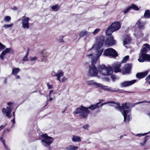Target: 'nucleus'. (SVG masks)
<instances>
[{"mask_svg": "<svg viewBox=\"0 0 150 150\" xmlns=\"http://www.w3.org/2000/svg\"><path fill=\"white\" fill-rule=\"evenodd\" d=\"M29 51V49L28 48V50L26 52V54H27L28 55V54Z\"/></svg>", "mask_w": 150, "mask_h": 150, "instance_id": "60", "label": "nucleus"}, {"mask_svg": "<svg viewBox=\"0 0 150 150\" xmlns=\"http://www.w3.org/2000/svg\"><path fill=\"white\" fill-rule=\"evenodd\" d=\"M13 25V23H11V24L4 25L3 26V27L5 28H6L8 27H12Z\"/></svg>", "mask_w": 150, "mask_h": 150, "instance_id": "40", "label": "nucleus"}, {"mask_svg": "<svg viewBox=\"0 0 150 150\" xmlns=\"http://www.w3.org/2000/svg\"><path fill=\"white\" fill-rule=\"evenodd\" d=\"M4 147L5 148H6V149H7V146L6 145V144H5V142H4Z\"/></svg>", "mask_w": 150, "mask_h": 150, "instance_id": "56", "label": "nucleus"}, {"mask_svg": "<svg viewBox=\"0 0 150 150\" xmlns=\"http://www.w3.org/2000/svg\"><path fill=\"white\" fill-rule=\"evenodd\" d=\"M100 103V102H98L95 104L91 105L88 107H85L83 105H81L76 109V110L73 112V113L75 114H79L81 118H85L90 112L89 109L93 110L96 108L102 107Z\"/></svg>", "mask_w": 150, "mask_h": 150, "instance_id": "1", "label": "nucleus"}, {"mask_svg": "<svg viewBox=\"0 0 150 150\" xmlns=\"http://www.w3.org/2000/svg\"><path fill=\"white\" fill-rule=\"evenodd\" d=\"M11 121L13 123V124H14L15 123V118H14L13 119L11 120Z\"/></svg>", "mask_w": 150, "mask_h": 150, "instance_id": "57", "label": "nucleus"}, {"mask_svg": "<svg viewBox=\"0 0 150 150\" xmlns=\"http://www.w3.org/2000/svg\"><path fill=\"white\" fill-rule=\"evenodd\" d=\"M30 18L28 17H25L22 20V26L23 28H27L28 29L30 28L29 23Z\"/></svg>", "mask_w": 150, "mask_h": 150, "instance_id": "11", "label": "nucleus"}, {"mask_svg": "<svg viewBox=\"0 0 150 150\" xmlns=\"http://www.w3.org/2000/svg\"><path fill=\"white\" fill-rule=\"evenodd\" d=\"M108 103H111L114 104V105H112V106L115 109H117L120 111L121 106L120 103L118 102H115V101H109L108 102L103 103L100 104L101 106H102Z\"/></svg>", "mask_w": 150, "mask_h": 150, "instance_id": "9", "label": "nucleus"}, {"mask_svg": "<svg viewBox=\"0 0 150 150\" xmlns=\"http://www.w3.org/2000/svg\"><path fill=\"white\" fill-rule=\"evenodd\" d=\"M148 133H145L144 134H137V135H136V136H137L141 137L142 136H144L146 135Z\"/></svg>", "mask_w": 150, "mask_h": 150, "instance_id": "44", "label": "nucleus"}, {"mask_svg": "<svg viewBox=\"0 0 150 150\" xmlns=\"http://www.w3.org/2000/svg\"><path fill=\"white\" fill-rule=\"evenodd\" d=\"M146 101H142L136 103L134 104L131 103H130L125 102L123 103L122 106H121L120 111H123L124 109H128L129 108V106H132L133 107L135 105L139 104L140 103H142L143 102H145Z\"/></svg>", "mask_w": 150, "mask_h": 150, "instance_id": "6", "label": "nucleus"}, {"mask_svg": "<svg viewBox=\"0 0 150 150\" xmlns=\"http://www.w3.org/2000/svg\"><path fill=\"white\" fill-rule=\"evenodd\" d=\"M129 59V56L128 55H127L125 56L123 59L122 60V62L123 63H126L127 61Z\"/></svg>", "mask_w": 150, "mask_h": 150, "instance_id": "34", "label": "nucleus"}, {"mask_svg": "<svg viewBox=\"0 0 150 150\" xmlns=\"http://www.w3.org/2000/svg\"><path fill=\"white\" fill-rule=\"evenodd\" d=\"M39 140L41 139V142L42 145L48 148V150H51V144L53 142L54 139L52 137L49 136L46 134L42 133L39 136Z\"/></svg>", "mask_w": 150, "mask_h": 150, "instance_id": "2", "label": "nucleus"}, {"mask_svg": "<svg viewBox=\"0 0 150 150\" xmlns=\"http://www.w3.org/2000/svg\"><path fill=\"white\" fill-rule=\"evenodd\" d=\"M13 104V103L11 102H9L7 103V105H10ZM12 107L10 106L6 107V109L5 108H3L2 110V112L3 114H5L6 116L7 117L9 118H10L12 117L11 115H10V114L12 112Z\"/></svg>", "mask_w": 150, "mask_h": 150, "instance_id": "5", "label": "nucleus"}, {"mask_svg": "<svg viewBox=\"0 0 150 150\" xmlns=\"http://www.w3.org/2000/svg\"><path fill=\"white\" fill-rule=\"evenodd\" d=\"M136 80H133L129 81H124L120 83V86L123 87L131 85L136 82Z\"/></svg>", "mask_w": 150, "mask_h": 150, "instance_id": "14", "label": "nucleus"}, {"mask_svg": "<svg viewBox=\"0 0 150 150\" xmlns=\"http://www.w3.org/2000/svg\"><path fill=\"white\" fill-rule=\"evenodd\" d=\"M138 60L140 62H144L146 60L149 62H150V55L147 54L142 59H138Z\"/></svg>", "mask_w": 150, "mask_h": 150, "instance_id": "18", "label": "nucleus"}, {"mask_svg": "<svg viewBox=\"0 0 150 150\" xmlns=\"http://www.w3.org/2000/svg\"><path fill=\"white\" fill-rule=\"evenodd\" d=\"M137 24L138 25V27L140 29H143L144 28V24L143 23H142L140 20H139Z\"/></svg>", "mask_w": 150, "mask_h": 150, "instance_id": "31", "label": "nucleus"}, {"mask_svg": "<svg viewBox=\"0 0 150 150\" xmlns=\"http://www.w3.org/2000/svg\"><path fill=\"white\" fill-rule=\"evenodd\" d=\"M148 49L146 47H144L140 50L141 54L139 56L138 59H142L148 54H146L148 52Z\"/></svg>", "mask_w": 150, "mask_h": 150, "instance_id": "13", "label": "nucleus"}, {"mask_svg": "<svg viewBox=\"0 0 150 150\" xmlns=\"http://www.w3.org/2000/svg\"><path fill=\"white\" fill-rule=\"evenodd\" d=\"M129 7L130 9H132L136 11H138L139 10V7L134 4H132Z\"/></svg>", "mask_w": 150, "mask_h": 150, "instance_id": "30", "label": "nucleus"}, {"mask_svg": "<svg viewBox=\"0 0 150 150\" xmlns=\"http://www.w3.org/2000/svg\"><path fill=\"white\" fill-rule=\"evenodd\" d=\"M100 30V29H99L97 28L93 32V34L94 35H95L96 34H97L99 31Z\"/></svg>", "mask_w": 150, "mask_h": 150, "instance_id": "43", "label": "nucleus"}, {"mask_svg": "<svg viewBox=\"0 0 150 150\" xmlns=\"http://www.w3.org/2000/svg\"><path fill=\"white\" fill-rule=\"evenodd\" d=\"M53 99V98H50L49 99V100H49L50 101H51Z\"/></svg>", "mask_w": 150, "mask_h": 150, "instance_id": "61", "label": "nucleus"}, {"mask_svg": "<svg viewBox=\"0 0 150 150\" xmlns=\"http://www.w3.org/2000/svg\"><path fill=\"white\" fill-rule=\"evenodd\" d=\"M54 91L53 90H51L50 91V92H49V96H50V95L51 94L53 93V92Z\"/></svg>", "mask_w": 150, "mask_h": 150, "instance_id": "54", "label": "nucleus"}, {"mask_svg": "<svg viewBox=\"0 0 150 150\" xmlns=\"http://www.w3.org/2000/svg\"><path fill=\"white\" fill-rule=\"evenodd\" d=\"M105 45L109 46L115 44V41L114 40V37L112 35L108 37L105 40Z\"/></svg>", "mask_w": 150, "mask_h": 150, "instance_id": "7", "label": "nucleus"}, {"mask_svg": "<svg viewBox=\"0 0 150 150\" xmlns=\"http://www.w3.org/2000/svg\"><path fill=\"white\" fill-rule=\"evenodd\" d=\"M144 17L146 18H150V11L149 10H146L144 15Z\"/></svg>", "mask_w": 150, "mask_h": 150, "instance_id": "25", "label": "nucleus"}, {"mask_svg": "<svg viewBox=\"0 0 150 150\" xmlns=\"http://www.w3.org/2000/svg\"><path fill=\"white\" fill-rule=\"evenodd\" d=\"M6 125H1V126H0V131H1V130H2L4 128V127H5V126H6Z\"/></svg>", "mask_w": 150, "mask_h": 150, "instance_id": "53", "label": "nucleus"}, {"mask_svg": "<svg viewBox=\"0 0 150 150\" xmlns=\"http://www.w3.org/2000/svg\"><path fill=\"white\" fill-rule=\"evenodd\" d=\"M6 48V46L0 42V51L3 50Z\"/></svg>", "mask_w": 150, "mask_h": 150, "instance_id": "37", "label": "nucleus"}, {"mask_svg": "<svg viewBox=\"0 0 150 150\" xmlns=\"http://www.w3.org/2000/svg\"><path fill=\"white\" fill-rule=\"evenodd\" d=\"M78 148V147L76 146L70 145L67 147L66 148L67 150H76Z\"/></svg>", "mask_w": 150, "mask_h": 150, "instance_id": "27", "label": "nucleus"}, {"mask_svg": "<svg viewBox=\"0 0 150 150\" xmlns=\"http://www.w3.org/2000/svg\"><path fill=\"white\" fill-rule=\"evenodd\" d=\"M132 65L131 64H127L125 65V67L122 69V71L125 73H129L132 69Z\"/></svg>", "mask_w": 150, "mask_h": 150, "instance_id": "16", "label": "nucleus"}, {"mask_svg": "<svg viewBox=\"0 0 150 150\" xmlns=\"http://www.w3.org/2000/svg\"><path fill=\"white\" fill-rule=\"evenodd\" d=\"M145 80L146 81H147L150 80V75H149L146 78Z\"/></svg>", "mask_w": 150, "mask_h": 150, "instance_id": "51", "label": "nucleus"}, {"mask_svg": "<svg viewBox=\"0 0 150 150\" xmlns=\"http://www.w3.org/2000/svg\"><path fill=\"white\" fill-rule=\"evenodd\" d=\"M93 55V54H88L87 56L88 57H90V56H92Z\"/></svg>", "mask_w": 150, "mask_h": 150, "instance_id": "59", "label": "nucleus"}, {"mask_svg": "<svg viewBox=\"0 0 150 150\" xmlns=\"http://www.w3.org/2000/svg\"><path fill=\"white\" fill-rule=\"evenodd\" d=\"M37 59V57H33L30 58V60L31 61H33L36 60Z\"/></svg>", "mask_w": 150, "mask_h": 150, "instance_id": "49", "label": "nucleus"}, {"mask_svg": "<svg viewBox=\"0 0 150 150\" xmlns=\"http://www.w3.org/2000/svg\"><path fill=\"white\" fill-rule=\"evenodd\" d=\"M103 49H100L98 51V54L99 55H100L103 52Z\"/></svg>", "mask_w": 150, "mask_h": 150, "instance_id": "45", "label": "nucleus"}, {"mask_svg": "<svg viewBox=\"0 0 150 150\" xmlns=\"http://www.w3.org/2000/svg\"><path fill=\"white\" fill-rule=\"evenodd\" d=\"M103 54L106 56H110L114 58L118 56L117 52L112 48H109L105 50Z\"/></svg>", "mask_w": 150, "mask_h": 150, "instance_id": "4", "label": "nucleus"}, {"mask_svg": "<svg viewBox=\"0 0 150 150\" xmlns=\"http://www.w3.org/2000/svg\"><path fill=\"white\" fill-rule=\"evenodd\" d=\"M103 99H101V100L99 99V102H100V103H101L102 101H103Z\"/></svg>", "mask_w": 150, "mask_h": 150, "instance_id": "64", "label": "nucleus"}, {"mask_svg": "<svg viewBox=\"0 0 150 150\" xmlns=\"http://www.w3.org/2000/svg\"><path fill=\"white\" fill-rule=\"evenodd\" d=\"M61 37H62V38L59 39L58 40V41L59 42H64L63 40V38L64 37V36H62Z\"/></svg>", "mask_w": 150, "mask_h": 150, "instance_id": "48", "label": "nucleus"}, {"mask_svg": "<svg viewBox=\"0 0 150 150\" xmlns=\"http://www.w3.org/2000/svg\"><path fill=\"white\" fill-rule=\"evenodd\" d=\"M20 78V76L19 75H18L16 76V78L17 79H19Z\"/></svg>", "mask_w": 150, "mask_h": 150, "instance_id": "62", "label": "nucleus"}, {"mask_svg": "<svg viewBox=\"0 0 150 150\" xmlns=\"http://www.w3.org/2000/svg\"><path fill=\"white\" fill-rule=\"evenodd\" d=\"M87 34V32L85 31H82L79 33L80 38L82 37L83 36L86 35Z\"/></svg>", "mask_w": 150, "mask_h": 150, "instance_id": "33", "label": "nucleus"}, {"mask_svg": "<svg viewBox=\"0 0 150 150\" xmlns=\"http://www.w3.org/2000/svg\"><path fill=\"white\" fill-rule=\"evenodd\" d=\"M20 71L19 68H14L12 69V74L14 75H16Z\"/></svg>", "mask_w": 150, "mask_h": 150, "instance_id": "29", "label": "nucleus"}, {"mask_svg": "<svg viewBox=\"0 0 150 150\" xmlns=\"http://www.w3.org/2000/svg\"><path fill=\"white\" fill-rule=\"evenodd\" d=\"M110 26L114 31L118 30L121 27V24L119 21H115Z\"/></svg>", "mask_w": 150, "mask_h": 150, "instance_id": "10", "label": "nucleus"}, {"mask_svg": "<svg viewBox=\"0 0 150 150\" xmlns=\"http://www.w3.org/2000/svg\"><path fill=\"white\" fill-rule=\"evenodd\" d=\"M87 84L89 85H94L96 82L93 80H90L87 81Z\"/></svg>", "mask_w": 150, "mask_h": 150, "instance_id": "35", "label": "nucleus"}, {"mask_svg": "<svg viewBox=\"0 0 150 150\" xmlns=\"http://www.w3.org/2000/svg\"><path fill=\"white\" fill-rule=\"evenodd\" d=\"M144 46L146 47H147L150 51V45L149 44L147 43H146L144 45Z\"/></svg>", "mask_w": 150, "mask_h": 150, "instance_id": "47", "label": "nucleus"}, {"mask_svg": "<svg viewBox=\"0 0 150 150\" xmlns=\"http://www.w3.org/2000/svg\"><path fill=\"white\" fill-rule=\"evenodd\" d=\"M67 110V108H66L65 109H64V110L62 111V113H64V112H65V111L66 110Z\"/></svg>", "mask_w": 150, "mask_h": 150, "instance_id": "63", "label": "nucleus"}, {"mask_svg": "<svg viewBox=\"0 0 150 150\" xmlns=\"http://www.w3.org/2000/svg\"><path fill=\"white\" fill-rule=\"evenodd\" d=\"M95 85L96 86V87H97V88L100 87V88H103V89H104L103 88V86L100 83H96V82L95 83V85Z\"/></svg>", "mask_w": 150, "mask_h": 150, "instance_id": "38", "label": "nucleus"}, {"mask_svg": "<svg viewBox=\"0 0 150 150\" xmlns=\"http://www.w3.org/2000/svg\"><path fill=\"white\" fill-rule=\"evenodd\" d=\"M106 71V75H110L112 73V68L111 67H107L105 69Z\"/></svg>", "mask_w": 150, "mask_h": 150, "instance_id": "22", "label": "nucleus"}, {"mask_svg": "<svg viewBox=\"0 0 150 150\" xmlns=\"http://www.w3.org/2000/svg\"><path fill=\"white\" fill-rule=\"evenodd\" d=\"M105 37L103 35H101L98 37L97 39V46L99 48H100L103 45L105 42Z\"/></svg>", "mask_w": 150, "mask_h": 150, "instance_id": "8", "label": "nucleus"}, {"mask_svg": "<svg viewBox=\"0 0 150 150\" xmlns=\"http://www.w3.org/2000/svg\"><path fill=\"white\" fill-rule=\"evenodd\" d=\"M48 100H47L46 102V103L44 107H45V106H47V105H48Z\"/></svg>", "mask_w": 150, "mask_h": 150, "instance_id": "58", "label": "nucleus"}, {"mask_svg": "<svg viewBox=\"0 0 150 150\" xmlns=\"http://www.w3.org/2000/svg\"><path fill=\"white\" fill-rule=\"evenodd\" d=\"M123 112L122 114L124 116V121L126 122H129L130 120L129 115L127 116V114L129 112V110L128 109L123 110Z\"/></svg>", "mask_w": 150, "mask_h": 150, "instance_id": "12", "label": "nucleus"}, {"mask_svg": "<svg viewBox=\"0 0 150 150\" xmlns=\"http://www.w3.org/2000/svg\"><path fill=\"white\" fill-rule=\"evenodd\" d=\"M7 131H8V129H4L3 131V134H5L6 132Z\"/></svg>", "mask_w": 150, "mask_h": 150, "instance_id": "55", "label": "nucleus"}, {"mask_svg": "<svg viewBox=\"0 0 150 150\" xmlns=\"http://www.w3.org/2000/svg\"><path fill=\"white\" fill-rule=\"evenodd\" d=\"M111 77L113 81H114L116 79L115 76L114 75H112L111 76Z\"/></svg>", "mask_w": 150, "mask_h": 150, "instance_id": "50", "label": "nucleus"}, {"mask_svg": "<svg viewBox=\"0 0 150 150\" xmlns=\"http://www.w3.org/2000/svg\"><path fill=\"white\" fill-rule=\"evenodd\" d=\"M130 9L129 6L124 11V14H125L129 12V10Z\"/></svg>", "mask_w": 150, "mask_h": 150, "instance_id": "46", "label": "nucleus"}, {"mask_svg": "<svg viewBox=\"0 0 150 150\" xmlns=\"http://www.w3.org/2000/svg\"><path fill=\"white\" fill-rule=\"evenodd\" d=\"M47 85L48 87V89H51L53 88V86L52 85H50L49 82H47Z\"/></svg>", "mask_w": 150, "mask_h": 150, "instance_id": "42", "label": "nucleus"}, {"mask_svg": "<svg viewBox=\"0 0 150 150\" xmlns=\"http://www.w3.org/2000/svg\"><path fill=\"white\" fill-rule=\"evenodd\" d=\"M132 39L129 37H126L124 40L123 45L124 46L128 44L131 41Z\"/></svg>", "mask_w": 150, "mask_h": 150, "instance_id": "24", "label": "nucleus"}, {"mask_svg": "<svg viewBox=\"0 0 150 150\" xmlns=\"http://www.w3.org/2000/svg\"><path fill=\"white\" fill-rule=\"evenodd\" d=\"M28 56L27 54H26L24 57L22 61H28Z\"/></svg>", "mask_w": 150, "mask_h": 150, "instance_id": "41", "label": "nucleus"}, {"mask_svg": "<svg viewBox=\"0 0 150 150\" xmlns=\"http://www.w3.org/2000/svg\"><path fill=\"white\" fill-rule=\"evenodd\" d=\"M106 67H107L105 65H99L98 67V71L100 72H101L102 70H105Z\"/></svg>", "mask_w": 150, "mask_h": 150, "instance_id": "26", "label": "nucleus"}, {"mask_svg": "<svg viewBox=\"0 0 150 150\" xmlns=\"http://www.w3.org/2000/svg\"><path fill=\"white\" fill-rule=\"evenodd\" d=\"M60 8L58 5H53L51 7V8L54 11H57Z\"/></svg>", "mask_w": 150, "mask_h": 150, "instance_id": "32", "label": "nucleus"}, {"mask_svg": "<svg viewBox=\"0 0 150 150\" xmlns=\"http://www.w3.org/2000/svg\"><path fill=\"white\" fill-rule=\"evenodd\" d=\"M64 76V72L62 71H60L59 72H58L57 74H55L54 75L52 74V76H57V80L60 82H61V80L60 78L61 76Z\"/></svg>", "mask_w": 150, "mask_h": 150, "instance_id": "20", "label": "nucleus"}, {"mask_svg": "<svg viewBox=\"0 0 150 150\" xmlns=\"http://www.w3.org/2000/svg\"><path fill=\"white\" fill-rule=\"evenodd\" d=\"M89 126L88 124H87L83 126L82 127V128L84 129L88 130V128H89Z\"/></svg>", "mask_w": 150, "mask_h": 150, "instance_id": "39", "label": "nucleus"}, {"mask_svg": "<svg viewBox=\"0 0 150 150\" xmlns=\"http://www.w3.org/2000/svg\"><path fill=\"white\" fill-rule=\"evenodd\" d=\"M11 18L8 16H6L4 19V21L6 22H9L11 20Z\"/></svg>", "mask_w": 150, "mask_h": 150, "instance_id": "36", "label": "nucleus"}, {"mask_svg": "<svg viewBox=\"0 0 150 150\" xmlns=\"http://www.w3.org/2000/svg\"><path fill=\"white\" fill-rule=\"evenodd\" d=\"M149 71L147 70L144 72L138 73L136 74V77L139 79H141L146 77L148 74Z\"/></svg>", "mask_w": 150, "mask_h": 150, "instance_id": "15", "label": "nucleus"}, {"mask_svg": "<svg viewBox=\"0 0 150 150\" xmlns=\"http://www.w3.org/2000/svg\"><path fill=\"white\" fill-rule=\"evenodd\" d=\"M13 52V50L11 48H6L1 53L0 55V57L1 59H4V56L6 54L9 52Z\"/></svg>", "mask_w": 150, "mask_h": 150, "instance_id": "17", "label": "nucleus"}, {"mask_svg": "<svg viewBox=\"0 0 150 150\" xmlns=\"http://www.w3.org/2000/svg\"><path fill=\"white\" fill-rule=\"evenodd\" d=\"M150 138V136L149 135H147L145 137L144 139V142H141L140 143L141 146H144Z\"/></svg>", "mask_w": 150, "mask_h": 150, "instance_id": "28", "label": "nucleus"}, {"mask_svg": "<svg viewBox=\"0 0 150 150\" xmlns=\"http://www.w3.org/2000/svg\"><path fill=\"white\" fill-rule=\"evenodd\" d=\"M72 140L73 142H80L81 141L80 137L75 135L73 136Z\"/></svg>", "mask_w": 150, "mask_h": 150, "instance_id": "23", "label": "nucleus"}, {"mask_svg": "<svg viewBox=\"0 0 150 150\" xmlns=\"http://www.w3.org/2000/svg\"><path fill=\"white\" fill-rule=\"evenodd\" d=\"M98 58L93 57L91 61V65H90L89 67L88 73L91 76H96L98 75V70L95 66L97 63Z\"/></svg>", "mask_w": 150, "mask_h": 150, "instance_id": "3", "label": "nucleus"}, {"mask_svg": "<svg viewBox=\"0 0 150 150\" xmlns=\"http://www.w3.org/2000/svg\"><path fill=\"white\" fill-rule=\"evenodd\" d=\"M121 66L120 64H116L113 67V69L115 73L121 71V69L120 67Z\"/></svg>", "mask_w": 150, "mask_h": 150, "instance_id": "21", "label": "nucleus"}, {"mask_svg": "<svg viewBox=\"0 0 150 150\" xmlns=\"http://www.w3.org/2000/svg\"><path fill=\"white\" fill-rule=\"evenodd\" d=\"M109 26L105 30V34L108 36L111 35L112 33L115 32Z\"/></svg>", "mask_w": 150, "mask_h": 150, "instance_id": "19", "label": "nucleus"}, {"mask_svg": "<svg viewBox=\"0 0 150 150\" xmlns=\"http://www.w3.org/2000/svg\"><path fill=\"white\" fill-rule=\"evenodd\" d=\"M67 80V79L65 78V76H64L62 79V80L61 81V82H65V81Z\"/></svg>", "mask_w": 150, "mask_h": 150, "instance_id": "52", "label": "nucleus"}]
</instances>
